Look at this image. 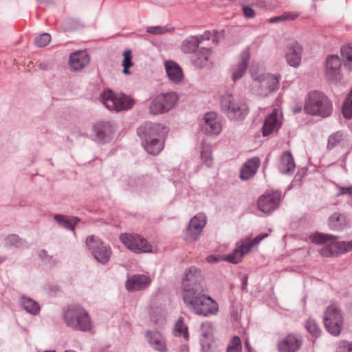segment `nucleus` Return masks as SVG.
Instances as JSON below:
<instances>
[{"label": "nucleus", "instance_id": "nucleus-35", "mask_svg": "<svg viewBox=\"0 0 352 352\" xmlns=\"http://www.w3.org/2000/svg\"><path fill=\"white\" fill-rule=\"evenodd\" d=\"M246 246L242 243L239 246L226 256V260L232 263H238L241 261L243 256L249 251L245 250Z\"/></svg>", "mask_w": 352, "mask_h": 352}, {"label": "nucleus", "instance_id": "nucleus-45", "mask_svg": "<svg viewBox=\"0 0 352 352\" xmlns=\"http://www.w3.org/2000/svg\"><path fill=\"white\" fill-rule=\"evenodd\" d=\"M267 236H268V234L266 233L261 234L256 236L252 240L243 242L245 244V245L246 246L245 250L250 251V250L252 249V248L253 246L258 245L263 239L266 238Z\"/></svg>", "mask_w": 352, "mask_h": 352}, {"label": "nucleus", "instance_id": "nucleus-16", "mask_svg": "<svg viewBox=\"0 0 352 352\" xmlns=\"http://www.w3.org/2000/svg\"><path fill=\"white\" fill-rule=\"evenodd\" d=\"M205 225L206 217L204 214H198L192 217L187 228V239L190 241H196L201 233Z\"/></svg>", "mask_w": 352, "mask_h": 352}, {"label": "nucleus", "instance_id": "nucleus-47", "mask_svg": "<svg viewBox=\"0 0 352 352\" xmlns=\"http://www.w3.org/2000/svg\"><path fill=\"white\" fill-rule=\"evenodd\" d=\"M336 352H352V342L340 341L338 344Z\"/></svg>", "mask_w": 352, "mask_h": 352}, {"label": "nucleus", "instance_id": "nucleus-3", "mask_svg": "<svg viewBox=\"0 0 352 352\" xmlns=\"http://www.w3.org/2000/svg\"><path fill=\"white\" fill-rule=\"evenodd\" d=\"M63 317L66 324L74 330L87 331L91 328L88 313L80 307H69L65 311Z\"/></svg>", "mask_w": 352, "mask_h": 352}, {"label": "nucleus", "instance_id": "nucleus-13", "mask_svg": "<svg viewBox=\"0 0 352 352\" xmlns=\"http://www.w3.org/2000/svg\"><path fill=\"white\" fill-rule=\"evenodd\" d=\"M342 63L338 55H329L326 58L324 74L327 78L333 82L341 79Z\"/></svg>", "mask_w": 352, "mask_h": 352}, {"label": "nucleus", "instance_id": "nucleus-22", "mask_svg": "<svg viewBox=\"0 0 352 352\" xmlns=\"http://www.w3.org/2000/svg\"><path fill=\"white\" fill-rule=\"evenodd\" d=\"M151 283V279L143 274H135L129 277L126 282L128 291L141 290L145 289Z\"/></svg>", "mask_w": 352, "mask_h": 352}, {"label": "nucleus", "instance_id": "nucleus-37", "mask_svg": "<svg viewBox=\"0 0 352 352\" xmlns=\"http://www.w3.org/2000/svg\"><path fill=\"white\" fill-rule=\"evenodd\" d=\"M341 56L344 66L349 71H352V47L344 45L341 48Z\"/></svg>", "mask_w": 352, "mask_h": 352}, {"label": "nucleus", "instance_id": "nucleus-54", "mask_svg": "<svg viewBox=\"0 0 352 352\" xmlns=\"http://www.w3.org/2000/svg\"><path fill=\"white\" fill-rule=\"evenodd\" d=\"M248 284V276L245 275L242 278V289L245 290Z\"/></svg>", "mask_w": 352, "mask_h": 352}, {"label": "nucleus", "instance_id": "nucleus-11", "mask_svg": "<svg viewBox=\"0 0 352 352\" xmlns=\"http://www.w3.org/2000/svg\"><path fill=\"white\" fill-rule=\"evenodd\" d=\"M120 240L126 248L135 253L140 254L152 251L151 245L148 243L146 239L138 234H121Z\"/></svg>", "mask_w": 352, "mask_h": 352}, {"label": "nucleus", "instance_id": "nucleus-43", "mask_svg": "<svg viewBox=\"0 0 352 352\" xmlns=\"http://www.w3.org/2000/svg\"><path fill=\"white\" fill-rule=\"evenodd\" d=\"M50 41V34L48 33H43L35 38L34 43L37 47H43L48 45Z\"/></svg>", "mask_w": 352, "mask_h": 352}, {"label": "nucleus", "instance_id": "nucleus-42", "mask_svg": "<svg viewBox=\"0 0 352 352\" xmlns=\"http://www.w3.org/2000/svg\"><path fill=\"white\" fill-rule=\"evenodd\" d=\"M305 328L308 332H309L313 336L318 337L320 331L316 321L313 319H308L305 322Z\"/></svg>", "mask_w": 352, "mask_h": 352}, {"label": "nucleus", "instance_id": "nucleus-62", "mask_svg": "<svg viewBox=\"0 0 352 352\" xmlns=\"http://www.w3.org/2000/svg\"><path fill=\"white\" fill-rule=\"evenodd\" d=\"M65 352H76V351H73V350H68V351H65Z\"/></svg>", "mask_w": 352, "mask_h": 352}, {"label": "nucleus", "instance_id": "nucleus-6", "mask_svg": "<svg viewBox=\"0 0 352 352\" xmlns=\"http://www.w3.org/2000/svg\"><path fill=\"white\" fill-rule=\"evenodd\" d=\"M102 100L107 109L116 111L130 109L134 104V100L128 96L110 89L102 93Z\"/></svg>", "mask_w": 352, "mask_h": 352}, {"label": "nucleus", "instance_id": "nucleus-61", "mask_svg": "<svg viewBox=\"0 0 352 352\" xmlns=\"http://www.w3.org/2000/svg\"><path fill=\"white\" fill-rule=\"evenodd\" d=\"M205 326H208V327H210V324H203L202 327H205Z\"/></svg>", "mask_w": 352, "mask_h": 352}, {"label": "nucleus", "instance_id": "nucleus-7", "mask_svg": "<svg viewBox=\"0 0 352 352\" xmlns=\"http://www.w3.org/2000/svg\"><path fill=\"white\" fill-rule=\"evenodd\" d=\"M203 280L201 272L195 266L188 268L182 281V297L188 294L204 292L201 282Z\"/></svg>", "mask_w": 352, "mask_h": 352}, {"label": "nucleus", "instance_id": "nucleus-41", "mask_svg": "<svg viewBox=\"0 0 352 352\" xmlns=\"http://www.w3.org/2000/svg\"><path fill=\"white\" fill-rule=\"evenodd\" d=\"M201 158L205 164L210 167L212 164V157L210 145H204L201 151Z\"/></svg>", "mask_w": 352, "mask_h": 352}, {"label": "nucleus", "instance_id": "nucleus-24", "mask_svg": "<svg viewBox=\"0 0 352 352\" xmlns=\"http://www.w3.org/2000/svg\"><path fill=\"white\" fill-rule=\"evenodd\" d=\"M210 55V49L201 47L197 49V52L192 55L191 60L197 67H209L211 65L209 61Z\"/></svg>", "mask_w": 352, "mask_h": 352}, {"label": "nucleus", "instance_id": "nucleus-14", "mask_svg": "<svg viewBox=\"0 0 352 352\" xmlns=\"http://www.w3.org/2000/svg\"><path fill=\"white\" fill-rule=\"evenodd\" d=\"M281 193L279 191H272L259 197L258 207L264 213H269L278 206Z\"/></svg>", "mask_w": 352, "mask_h": 352}, {"label": "nucleus", "instance_id": "nucleus-1", "mask_svg": "<svg viewBox=\"0 0 352 352\" xmlns=\"http://www.w3.org/2000/svg\"><path fill=\"white\" fill-rule=\"evenodd\" d=\"M304 111L311 116L327 118L331 114L333 105L325 94L320 91H310L305 98Z\"/></svg>", "mask_w": 352, "mask_h": 352}, {"label": "nucleus", "instance_id": "nucleus-25", "mask_svg": "<svg viewBox=\"0 0 352 352\" xmlns=\"http://www.w3.org/2000/svg\"><path fill=\"white\" fill-rule=\"evenodd\" d=\"M260 166L258 157H254L248 160L241 170L240 178L242 180H247L254 175Z\"/></svg>", "mask_w": 352, "mask_h": 352}, {"label": "nucleus", "instance_id": "nucleus-23", "mask_svg": "<svg viewBox=\"0 0 352 352\" xmlns=\"http://www.w3.org/2000/svg\"><path fill=\"white\" fill-rule=\"evenodd\" d=\"M302 344V340L294 335H288L279 342L278 348L280 352H296Z\"/></svg>", "mask_w": 352, "mask_h": 352}, {"label": "nucleus", "instance_id": "nucleus-51", "mask_svg": "<svg viewBox=\"0 0 352 352\" xmlns=\"http://www.w3.org/2000/svg\"><path fill=\"white\" fill-rule=\"evenodd\" d=\"M298 16V14L287 12L282 15L283 21H292L294 20Z\"/></svg>", "mask_w": 352, "mask_h": 352}, {"label": "nucleus", "instance_id": "nucleus-36", "mask_svg": "<svg viewBox=\"0 0 352 352\" xmlns=\"http://www.w3.org/2000/svg\"><path fill=\"white\" fill-rule=\"evenodd\" d=\"M21 304L23 308L28 313L32 314H37L40 310V307L36 301L29 298L23 297L21 300Z\"/></svg>", "mask_w": 352, "mask_h": 352}, {"label": "nucleus", "instance_id": "nucleus-46", "mask_svg": "<svg viewBox=\"0 0 352 352\" xmlns=\"http://www.w3.org/2000/svg\"><path fill=\"white\" fill-rule=\"evenodd\" d=\"M267 236H268V234L266 233L261 234L256 236L252 240L243 242L245 244V245L246 246L245 250L250 251V250L252 249V248L253 246L258 245L263 239L266 238Z\"/></svg>", "mask_w": 352, "mask_h": 352}, {"label": "nucleus", "instance_id": "nucleus-56", "mask_svg": "<svg viewBox=\"0 0 352 352\" xmlns=\"http://www.w3.org/2000/svg\"><path fill=\"white\" fill-rule=\"evenodd\" d=\"M283 21L282 15L281 16H276V17H274V18H272L270 19V22H272V23H276V22H278V21Z\"/></svg>", "mask_w": 352, "mask_h": 352}, {"label": "nucleus", "instance_id": "nucleus-38", "mask_svg": "<svg viewBox=\"0 0 352 352\" xmlns=\"http://www.w3.org/2000/svg\"><path fill=\"white\" fill-rule=\"evenodd\" d=\"M175 334L177 336H182L185 339L188 338V333L187 326L184 323V319L180 317L175 324Z\"/></svg>", "mask_w": 352, "mask_h": 352}, {"label": "nucleus", "instance_id": "nucleus-30", "mask_svg": "<svg viewBox=\"0 0 352 352\" xmlns=\"http://www.w3.org/2000/svg\"><path fill=\"white\" fill-rule=\"evenodd\" d=\"M142 144L146 151L151 155H157L164 147L162 139L153 138L152 140H142Z\"/></svg>", "mask_w": 352, "mask_h": 352}, {"label": "nucleus", "instance_id": "nucleus-17", "mask_svg": "<svg viewBox=\"0 0 352 352\" xmlns=\"http://www.w3.org/2000/svg\"><path fill=\"white\" fill-rule=\"evenodd\" d=\"M303 48L296 41H292L288 44L285 51V58L287 63L294 67H298L301 62Z\"/></svg>", "mask_w": 352, "mask_h": 352}, {"label": "nucleus", "instance_id": "nucleus-39", "mask_svg": "<svg viewBox=\"0 0 352 352\" xmlns=\"http://www.w3.org/2000/svg\"><path fill=\"white\" fill-rule=\"evenodd\" d=\"M342 111L344 118L347 119L352 118V88L342 104Z\"/></svg>", "mask_w": 352, "mask_h": 352}, {"label": "nucleus", "instance_id": "nucleus-50", "mask_svg": "<svg viewBox=\"0 0 352 352\" xmlns=\"http://www.w3.org/2000/svg\"><path fill=\"white\" fill-rule=\"evenodd\" d=\"M243 13L246 18L252 19L255 16L254 9L250 6H245L242 8Z\"/></svg>", "mask_w": 352, "mask_h": 352}, {"label": "nucleus", "instance_id": "nucleus-4", "mask_svg": "<svg viewBox=\"0 0 352 352\" xmlns=\"http://www.w3.org/2000/svg\"><path fill=\"white\" fill-rule=\"evenodd\" d=\"M250 72L251 76L255 82L253 90L258 96L266 97L278 89L280 76L270 74L257 75L253 72L252 69H251Z\"/></svg>", "mask_w": 352, "mask_h": 352}, {"label": "nucleus", "instance_id": "nucleus-8", "mask_svg": "<svg viewBox=\"0 0 352 352\" xmlns=\"http://www.w3.org/2000/svg\"><path fill=\"white\" fill-rule=\"evenodd\" d=\"M86 245L98 263L105 264L109 261L112 254L111 248L100 238L94 235L87 236Z\"/></svg>", "mask_w": 352, "mask_h": 352}, {"label": "nucleus", "instance_id": "nucleus-40", "mask_svg": "<svg viewBox=\"0 0 352 352\" xmlns=\"http://www.w3.org/2000/svg\"><path fill=\"white\" fill-rule=\"evenodd\" d=\"M242 344L239 336H234L230 341V344L227 348V352H241Z\"/></svg>", "mask_w": 352, "mask_h": 352}, {"label": "nucleus", "instance_id": "nucleus-20", "mask_svg": "<svg viewBox=\"0 0 352 352\" xmlns=\"http://www.w3.org/2000/svg\"><path fill=\"white\" fill-rule=\"evenodd\" d=\"M166 72L169 80L175 84H179L184 79L182 69L173 60H166L164 63Z\"/></svg>", "mask_w": 352, "mask_h": 352}, {"label": "nucleus", "instance_id": "nucleus-57", "mask_svg": "<svg viewBox=\"0 0 352 352\" xmlns=\"http://www.w3.org/2000/svg\"><path fill=\"white\" fill-rule=\"evenodd\" d=\"M207 261L210 263H215L218 261V258L213 256H209L207 257Z\"/></svg>", "mask_w": 352, "mask_h": 352}, {"label": "nucleus", "instance_id": "nucleus-49", "mask_svg": "<svg viewBox=\"0 0 352 352\" xmlns=\"http://www.w3.org/2000/svg\"><path fill=\"white\" fill-rule=\"evenodd\" d=\"M167 32V28L162 26H152L147 29V32L152 34H162Z\"/></svg>", "mask_w": 352, "mask_h": 352}, {"label": "nucleus", "instance_id": "nucleus-10", "mask_svg": "<svg viewBox=\"0 0 352 352\" xmlns=\"http://www.w3.org/2000/svg\"><path fill=\"white\" fill-rule=\"evenodd\" d=\"M323 322L327 331L333 336H337L340 333L343 319L340 310L336 305L327 307Z\"/></svg>", "mask_w": 352, "mask_h": 352}, {"label": "nucleus", "instance_id": "nucleus-55", "mask_svg": "<svg viewBox=\"0 0 352 352\" xmlns=\"http://www.w3.org/2000/svg\"><path fill=\"white\" fill-rule=\"evenodd\" d=\"M39 256L41 258V259H43V260H45L49 257L47 252L45 250H43L41 251Z\"/></svg>", "mask_w": 352, "mask_h": 352}, {"label": "nucleus", "instance_id": "nucleus-58", "mask_svg": "<svg viewBox=\"0 0 352 352\" xmlns=\"http://www.w3.org/2000/svg\"><path fill=\"white\" fill-rule=\"evenodd\" d=\"M302 110V108L301 107H296L294 109V113H300Z\"/></svg>", "mask_w": 352, "mask_h": 352}, {"label": "nucleus", "instance_id": "nucleus-12", "mask_svg": "<svg viewBox=\"0 0 352 352\" xmlns=\"http://www.w3.org/2000/svg\"><path fill=\"white\" fill-rule=\"evenodd\" d=\"M168 130L164 125L153 122H146L137 130L138 135L142 140H152L153 138L163 140Z\"/></svg>", "mask_w": 352, "mask_h": 352}, {"label": "nucleus", "instance_id": "nucleus-15", "mask_svg": "<svg viewBox=\"0 0 352 352\" xmlns=\"http://www.w3.org/2000/svg\"><path fill=\"white\" fill-rule=\"evenodd\" d=\"M311 241L316 244L326 243L330 242V245H336L344 252H348L352 250V240L350 241H342L336 243V240L338 239L337 236L316 233L311 236Z\"/></svg>", "mask_w": 352, "mask_h": 352}, {"label": "nucleus", "instance_id": "nucleus-28", "mask_svg": "<svg viewBox=\"0 0 352 352\" xmlns=\"http://www.w3.org/2000/svg\"><path fill=\"white\" fill-rule=\"evenodd\" d=\"M146 338L150 345L156 351L163 352L166 350L164 338L158 332H146Z\"/></svg>", "mask_w": 352, "mask_h": 352}, {"label": "nucleus", "instance_id": "nucleus-48", "mask_svg": "<svg viewBox=\"0 0 352 352\" xmlns=\"http://www.w3.org/2000/svg\"><path fill=\"white\" fill-rule=\"evenodd\" d=\"M7 244L16 247L21 244V239L16 234H10L6 238Z\"/></svg>", "mask_w": 352, "mask_h": 352}, {"label": "nucleus", "instance_id": "nucleus-33", "mask_svg": "<svg viewBox=\"0 0 352 352\" xmlns=\"http://www.w3.org/2000/svg\"><path fill=\"white\" fill-rule=\"evenodd\" d=\"M346 142V135L342 131H336L329 137L327 148L332 149L337 146L344 145Z\"/></svg>", "mask_w": 352, "mask_h": 352}, {"label": "nucleus", "instance_id": "nucleus-9", "mask_svg": "<svg viewBox=\"0 0 352 352\" xmlns=\"http://www.w3.org/2000/svg\"><path fill=\"white\" fill-rule=\"evenodd\" d=\"M178 99L174 91L159 94L151 102L149 112L153 115L166 113L177 104Z\"/></svg>", "mask_w": 352, "mask_h": 352}, {"label": "nucleus", "instance_id": "nucleus-5", "mask_svg": "<svg viewBox=\"0 0 352 352\" xmlns=\"http://www.w3.org/2000/svg\"><path fill=\"white\" fill-rule=\"evenodd\" d=\"M220 106L221 111L231 120L243 119L248 112L246 104L236 101L229 93L221 96Z\"/></svg>", "mask_w": 352, "mask_h": 352}, {"label": "nucleus", "instance_id": "nucleus-19", "mask_svg": "<svg viewBox=\"0 0 352 352\" xmlns=\"http://www.w3.org/2000/svg\"><path fill=\"white\" fill-rule=\"evenodd\" d=\"M204 120V122L202 124V129L206 133L217 135L221 131V124L217 119V114L215 113L210 112L206 113Z\"/></svg>", "mask_w": 352, "mask_h": 352}, {"label": "nucleus", "instance_id": "nucleus-29", "mask_svg": "<svg viewBox=\"0 0 352 352\" xmlns=\"http://www.w3.org/2000/svg\"><path fill=\"white\" fill-rule=\"evenodd\" d=\"M250 59V53L248 50L243 51L241 55V61L232 73V80L236 81L240 79L245 72L248 61Z\"/></svg>", "mask_w": 352, "mask_h": 352}, {"label": "nucleus", "instance_id": "nucleus-53", "mask_svg": "<svg viewBox=\"0 0 352 352\" xmlns=\"http://www.w3.org/2000/svg\"><path fill=\"white\" fill-rule=\"evenodd\" d=\"M344 194H352V188H341L338 193V196L344 195Z\"/></svg>", "mask_w": 352, "mask_h": 352}, {"label": "nucleus", "instance_id": "nucleus-44", "mask_svg": "<svg viewBox=\"0 0 352 352\" xmlns=\"http://www.w3.org/2000/svg\"><path fill=\"white\" fill-rule=\"evenodd\" d=\"M124 60L122 61V66L124 67L123 73L124 74H129V68L133 65L132 55L130 50L124 52Z\"/></svg>", "mask_w": 352, "mask_h": 352}, {"label": "nucleus", "instance_id": "nucleus-59", "mask_svg": "<svg viewBox=\"0 0 352 352\" xmlns=\"http://www.w3.org/2000/svg\"><path fill=\"white\" fill-rule=\"evenodd\" d=\"M202 336L205 338H208L210 334H211V332L208 331V332H203L202 333Z\"/></svg>", "mask_w": 352, "mask_h": 352}, {"label": "nucleus", "instance_id": "nucleus-32", "mask_svg": "<svg viewBox=\"0 0 352 352\" xmlns=\"http://www.w3.org/2000/svg\"><path fill=\"white\" fill-rule=\"evenodd\" d=\"M54 220L62 227L74 231L75 226L80 221V219L76 217H69L64 214H55Z\"/></svg>", "mask_w": 352, "mask_h": 352}, {"label": "nucleus", "instance_id": "nucleus-27", "mask_svg": "<svg viewBox=\"0 0 352 352\" xmlns=\"http://www.w3.org/2000/svg\"><path fill=\"white\" fill-rule=\"evenodd\" d=\"M280 126V122L278 120L277 111L274 110L265 120L263 126V135L267 136Z\"/></svg>", "mask_w": 352, "mask_h": 352}, {"label": "nucleus", "instance_id": "nucleus-34", "mask_svg": "<svg viewBox=\"0 0 352 352\" xmlns=\"http://www.w3.org/2000/svg\"><path fill=\"white\" fill-rule=\"evenodd\" d=\"M346 225V218L340 213L335 212L329 218V226L333 230H341Z\"/></svg>", "mask_w": 352, "mask_h": 352}, {"label": "nucleus", "instance_id": "nucleus-52", "mask_svg": "<svg viewBox=\"0 0 352 352\" xmlns=\"http://www.w3.org/2000/svg\"><path fill=\"white\" fill-rule=\"evenodd\" d=\"M320 253L323 256L329 257L333 255V252L328 247H324L321 249Z\"/></svg>", "mask_w": 352, "mask_h": 352}, {"label": "nucleus", "instance_id": "nucleus-21", "mask_svg": "<svg viewBox=\"0 0 352 352\" xmlns=\"http://www.w3.org/2000/svg\"><path fill=\"white\" fill-rule=\"evenodd\" d=\"M89 63V56L85 51H78L71 54L69 66L72 71H79Z\"/></svg>", "mask_w": 352, "mask_h": 352}, {"label": "nucleus", "instance_id": "nucleus-2", "mask_svg": "<svg viewBox=\"0 0 352 352\" xmlns=\"http://www.w3.org/2000/svg\"><path fill=\"white\" fill-rule=\"evenodd\" d=\"M203 292L184 296L183 300L189 310L197 315L208 316L218 312V304L210 296Z\"/></svg>", "mask_w": 352, "mask_h": 352}, {"label": "nucleus", "instance_id": "nucleus-26", "mask_svg": "<svg viewBox=\"0 0 352 352\" xmlns=\"http://www.w3.org/2000/svg\"><path fill=\"white\" fill-rule=\"evenodd\" d=\"M296 165L289 151L284 152L280 158V171L284 175H291L294 173Z\"/></svg>", "mask_w": 352, "mask_h": 352}, {"label": "nucleus", "instance_id": "nucleus-31", "mask_svg": "<svg viewBox=\"0 0 352 352\" xmlns=\"http://www.w3.org/2000/svg\"><path fill=\"white\" fill-rule=\"evenodd\" d=\"M204 40V36H192L185 40L181 47L182 51L186 54L192 53L194 54L199 47V45Z\"/></svg>", "mask_w": 352, "mask_h": 352}, {"label": "nucleus", "instance_id": "nucleus-18", "mask_svg": "<svg viewBox=\"0 0 352 352\" xmlns=\"http://www.w3.org/2000/svg\"><path fill=\"white\" fill-rule=\"evenodd\" d=\"M94 140L101 144L110 140L113 128L109 122H98L93 126Z\"/></svg>", "mask_w": 352, "mask_h": 352}, {"label": "nucleus", "instance_id": "nucleus-60", "mask_svg": "<svg viewBox=\"0 0 352 352\" xmlns=\"http://www.w3.org/2000/svg\"><path fill=\"white\" fill-rule=\"evenodd\" d=\"M245 347L250 350V344L248 341L245 342Z\"/></svg>", "mask_w": 352, "mask_h": 352}]
</instances>
